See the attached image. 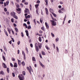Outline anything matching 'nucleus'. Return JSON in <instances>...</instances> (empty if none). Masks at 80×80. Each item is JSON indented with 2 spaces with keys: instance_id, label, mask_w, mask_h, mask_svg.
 <instances>
[{
  "instance_id": "obj_30",
  "label": "nucleus",
  "mask_w": 80,
  "mask_h": 80,
  "mask_svg": "<svg viewBox=\"0 0 80 80\" xmlns=\"http://www.w3.org/2000/svg\"><path fill=\"white\" fill-rule=\"evenodd\" d=\"M9 3V1H7L6 2V4H7V5H8Z\"/></svg>"
},
{
  "instance_id": "obj_49",
  "label": "nucleus",
  "mask_w": 80,
  "mask_h": 80,
  "mask_svg": "<svg viewBox=\"0 0 80 80\" xmlns=\"http://www.w3.org/2000/svg\"><path fill=\"white\" fill-rule=\"evenodd\" d=\"M58 12H59V13H63V12H62V11H61V10H59Z\"/></svg>"
},
{
  "instance_id": "obj_7",
  "label": "nucleus",
  "mask_w": 80,
  "mask_h": 80,
  "mask_svg": "<svg viewBox=\"0 0 80 80\" xmlns=\"http://www.w3.org/2000/svg\"><path fill=\"white\" fill-rule=\"evenodd\" d=\"M25 13H27V12H29V10L27 8H25V10L24 11Z\"/></svg>"
},
{
  "instance_id": "obj_37",
  "label": "nucleus",
  "mask_w": 80,
  "mask_h": 80,
  "mask_svg": "<svg viewBox=\"0 0 80 80\" xmlns=\"http://www.w3.org/2000/svg\"><path fill=\"white\" fill-rule=\"evenodd\" d=\"M22 74L24 75H25V71L22 72Z\"/></svg>"
},
{
  "instance_id": "obj_24",
  "label": "nucleus",
  "mask_w": 80,
  "mask_h": 80,
  "mask_svg": "<svg viewBox=\"0 0 80 80\" xmlns=\"http://www.w3.org/2000/svg\"><path fill=\"white\" fill-rule=\"evenodd\" d=\"M22 65H23V66H24V65H25V62H24V61H23L22 62Z\"/></svg>"
},
{
  "instance_id": "obj_38",
  "label": "nucleus",
  "mask_w": 80,
  "mask_h": 80,
  "mask_svg": "<svg viewBox=\"0 0 80 80\" xmlns=\"http://www.w3.org/2000/svg\"><path fill=\"white\" fill-rule=\"evenodd\" d=\"M40 3V1L39 0H38L37 2V3Z\"/></svg>"
},
{
  "instance_id": "obj_1",
  "label": "nucleus",
  "mask_w": 80,
  "mask_h": 80,
  "mask_svg": "<svg viewBox=\"0 0 80 80\" xmlns=\"http://www.w3.org/2000/svg\"><path fill=\"white\" fill-rule=\"evenodd\" d=\"M50 22H52V24L53 26H55V25H56V22L52 20H50Z\"/></svg>"
},
{
  "instance_id": "obj_55",
  "label": "nucleus",
  "mask_w": 80,
  "mask_h": 80,
  "mask_svg": "<svg viewBox=\"0 0 80 80\" xmlns=\"http://www.w3.org/2000/svg\"><path fill=\"white\" fill-rule=\"evenodd\" d=\"M30 45L31 47L32 48V47H33V44H31Z\"/></svg>"
},
{
  "instance_id": "obj_47",
  "label": "nucleus",
  "mask_w": 80,
  "mask_h": 80,
  "mask_svg": "<svg viewBox=\"0 0 80 80\" xmlns=\"http://www.w3.org/2000/svg\"><path fill=\"white\" fill-rule=\"evenodd\" d=\"M41 29L43 31H44V30H45V29H44V27H42V28H41Z\"/></svg>"
},
{
  "instance_id": "obj_21",
  "label": "nucleus",
  "mask_w": 80,
  "mask_h": 80,
  "mask_svg": "<svg viewBox=\"0 0 80 80\" xmlns=\"http://www.w3.org/2000/svg\"><path fill=\"white\" fill-rule=\"evenodd\" d=\"M39 6V4H37V5H35V7L36 8H38V7Z\"/></svg>"
},
{
  "instance_id": "obj_8",
  "label": "nucleus",
  "mask_w": 80,
  "mask_h": 80,
  "mask_svg": "<svg viewBox=\"0 0 80 80\" xmlns=\"http://www.w3.org/2000/svg\"><path fill=\"white\" fill-rule=\"evenodd\" d=\"M38 45L39 48H40V49H41V47H42V44H40V43H38Z\"/></svg>"
},
{
  "instance_id": "obj_14",
  "label": "nucleus",
  "mask_w": 80,
  "mask_h": 80,
  "mask_svg": "<svg viewBox=\"0 0 80 80\" xmlns=\"http://www.w3.org/2000/svg\"><path fill=\"white\" fill-rule=\"evenodd\" d=\"M25 32L26 33L27 36V37L28 36V31L27 30H26Z\"/></svg>"
},
{
  "instance_id": "obj_43",
  "label": "nucleus",
  "mask_w": 80,
  "mask_h": 80,
  "mask_svg": "<svg viewBox=\"0 0 80 80\" xmlns=\"http://www.w3.org/2000/svg\"><path fill=\"white\" fill-rule=\"evenodd\" d=\"M51 35H52V36L53 37H54L55 36L54 35V34L53 33H51Z\"/></svg>"
},
{
  "instance_id": "obj_64",
  "label": "nucleus",
  "mask_w": 80,
  "mask_h": 80,
  "mask_svg": "<svg viewBox=\"0 0 80 80\" xmlns=\"http://www.w3.org/2000/svg\"><path fill=\"white\" fill-rule=\"evenodd\" d=\"M9 43H10V44H12V40H11L9 42Z\"/></svg>"
},
{
  "instance_id": "obj_53",
  "label": "nucleus",
  "mask_w": 80,
  "mask_h": 80,
  "mask_svg": "<svg viewBox=\"0 0 80 80\" xmlns=\"http://www.w3.org/2000/svg\"><path fill=\"white\" fill-rule=\"evenodd\" d=\"M0 3L1 5H2V4H3V2H0Z\"/></svg>"
},
{
  "instance_id": "obj_48",
  "label": "nucleus",
  "mask_w": 80,
  "mask_h": 80,
  "mask_svg": "<svg viewBox=\"0 0 80 80\" xmlns=\"http://www.w3.org/2000/svg\"><path fill=\"white\" fill-rule=\"evenodd\" d=\"M20 41H18V45H20Z\"/></svg>"
},
{
  "instance_id": "obj_35",
  "label": "nucleus",
  "mask_w": 80,
  "mask_h": 80,
  "mask_svg": "<svg viewBox=\"0 0 80 80\" xmlns=\"http://www.w3.org/2000/svg\"><path fill=\"white\" fill-rule=\"evenodd\" d=\"M58 40H59V38H57L56 39V42H58Z\"/></svg>"
},
{
  "instance_id": "obj_40",
  "label": "nucleus",
  "mask_w": 80,
  "mask_h": 80,
  "mask_svg": "<svg viewBox=\"0 0 80 80\" xmlns=\"http://www.w3.org/2000/svg\"><path fill=\"white\" fill-rule=\"evenodd\" d=\"M4 48L5 51H6V52H7V48H5V47H4Z\"/></svg>"
},
{
  "instance_id": "obj_26",
  "label": "nucleus",
  "mask_w": 80,
  "mask_h": 80,
  "mask_svg": "<svg viewBox=\"0 0 80 80\" xmlns=\"http://www.w3.org/2000/svg\"><path fill=\"white\" fill-rule=\"evenodd\" d=\"M45 2H46V5H48V1L47 0H45Z\"/></svg>"
},
{
  "instance_id": "obj_19",
  "label": "nucleus",
  "mask_w": 80,
  "mask_h": 80,
  "mask_svg": "<svg viewBox=\"0 0 80 80\" xmlns=\"http://www.w3.org/2000/svg\"><path fill=\"white\" fill-rule=\"evenodd\" d=\"M29 72L30 74H32V73H31V72H33V70L32 69V68L30 69V70H29Z\"/></svg>"
},
{
  "instance_id": "obj_52",
  "label": "nucleus",
  "mask_w": 80,
  "mask_h": 80,
  "mask_svg": "<svg viewBox=\"0 0 80 80\" xmlns=\"http://www.w3.org/2000/svg\"><path fill=\"white\" fill-rule=\"evenodd\" d=\"M12 75L13 77H15V73H12Z\"/></svg>"
},
{
  "instance_id": "obj_58",
  "label": "nucleus",
  "mask_w": 80,
  "mask_h": 80,
  "mask_svg": "<svg viewBox=\"0 0 80 80\" xmlns=\"http://www.w3.org/2000/svg\"><path fill=\"white\" fill-rule=\"evenodd\" d=\"M28 18H30V15H28Z\"/></svg>"
},
{
  "instance_id": "obj_60",
  "label": "nucleus",
  "mask_w": 80,
  "mask_h": 80,
  "mask_svg": "<svg viewBox=\"0 0 80 80\" xmlns=\"http://www.w3.org/2000/svg\"><path fill=\"white\" fill-rule=\"evenodd\" d=\"M61 10L62 11H65V9L63 8H62Z\"/></svg>"
},
{
  "instance_id": "obj_46",
  "label": "nucleus",
  "mask_w": 80,
  "mask_h": 80,
  "mask_svg": "<svg viewBox=\"0 0 80 80\" xmlns=\"http://www.w3.org/2000/svg\"><path fill=\"white\" fill-rule=\"evenodd\" d=\"M10 65L11 67H13V64H12V63H10Z\"/></svg>"
},
{
  "instance_id": "obj_9",
  "label": "nucleus",
  "mask_w": 80,
  "mask_h": 80,
  "mask_svg": "<svg viewBox=\"0 0 80 80\" xmlns=\"http://www.w3.org/2000/svg\"><path fill=\"white\" fill-rule=\"evenodd\" d=\"M46 13L47 15L48 14V9L47 8H45Z\"/></svg>"
},
{
  "instance_id": "obj_23",
  "label": "nucleus",
  "mask_w": 80,
  "mask_h": 80,
  "mask_svg": "<svg viewBox=\"0 0 80 80\" xmlns=\"http://www.w3.org/2000/svg\"><path fill=\"white\" fill-rule=\"evenodd\" d=\"M39 42H42V38L41 37L39 38Z\"/></svg>"
},
{
  "instance_id": "obj_45",
  "label": "nucleus",
  "mask_w": 80,
  "mask_h": 80,
  "mask_svg": "<svg viewBox=\"0 0 80 80\" xmlns=\"http://www.w3.org/2000/svg\"><path fill=\"white\" fill-rule=\"evenodd\" d=\"M4 10L5 12H7V8H4Z\"/></svg>"
},
{
  "instance_id": "obj_61",
  "label": "nucleus",
  "mask_w": 80,
  "mask_h": 80,
  "mask_svg": "<svg viewBox=\"0 0 80 80\" xmlns=\"http://www.w3.org/2000/svg\"><path fill=\"white\" fill-rule=\"evenodd\" d=\"M20 5L22 7H23V4H22V3H21Z\"/></svg>"
},
{
  "instance_id": "obj_50",
  "label": "nucleus",
  "mask_w": 80,
  "mask_h": 80,
  "mask_svg": "<svg viewBox=\"0 0 80 80\" xmlns=\"http://www.w3.org/2000/svg\"><path fill=\"white\" fill-rule=\"evenodd\" d=\"M33 21L35 25H36V21H35V19H34Z\"/></svg>"
},
{
  "instance_id": "obj_13",
  "label": "nucleus",
  "mask_w": 80,
  "mask_h": 80,
  "mask_svg": "<svg viewBox=\"0 0 80 80\" xmlns=\"http://www.w3.org/2000/svg\"><path fill=\"white\" fill-rule=\"evenodd\" d=\"M49 11L50 12H51V13H53V9H52V8H50L49 9Z\"/></svg>"
},
{
  "instance_id": "obj_39",
  "label": "nucleus",
  "mask_w": 80,
  "mask_h": 80,
  "mask_svg": "<svg viewBox=\"0 0 80 80\" xmlns=\"http://www.w3.org/2000/svg\"><path fill=\"white\" fill-rule=\"evenodd\" d=\"M27 70H28V71H30V68H29V67H27Z\"/></svg>"
},
{
  "instance_id": "obj_18",
  "label": "nucleus",
  "mask_w": 80,
  "mask_h": 80,
  "mask_svg": "<svg viewBox=\"0 0 80 80\" xmlns=\"http://www.w3.org/2000/svg\"><path fill=\"white\" fill-rule=\"evenodd\" d=\"M14 67H17V63H15L14 64V65H13Z\"/></svg>"
},
{
  "instance_id": "obj_15",
  "label": "nucleus",
  "mask_w": 80,
  "mask_h": 80,
  "mask_svg": "<svg viewBox=\"0 0 80 80\" xmlns=\"http://www.w3.org/2000/svg\"><path fill=\"white\" fill-rule=\"evenodd\" d=\"M4 31L6 35H7L8 37V33H7V32L6 31V30H5V29H4Z\"/></svg>"
},
{
  "instance_id": "obj_34",
  "label": "nucleus",
  "mask_w": 80,
  "mask_h": 80,
  "mask_svg": "<svg viewBox=\"0 0 80 80\" xmlns=\"http://www.w3.org/2000/svg\"><path fill=\"white\" fill-rule=\"evenodd\" d=\"M21 36L22 37H23L24 35H23V32H21Z\"/></svg>"
},
{
  "instance_id": "obj_31",
  "label": "nucleus",
  "mask_w": 80,
  "mask_h": 80,
  "mask_svg": "<svg viewBox=\"0 0 80 80\" xmlns=\"http://www.w3.org/2000/svg\"><path fill=\"white\" fill-rule=\"evenodd\" d=\"M42 53L43 55H45V52L43 51H42Z\"/></svg>"
},
{
  "instance_id": "obj_4",
  "label": "nucleus",
  "mask_w": 80,
  "mask_h": 80,
  "mask_svg": "<svg viewBox=\"0 0 80 80\" xmlns=\"http://www.w3.org/2000/svg\"><path fill=\"white\" fill-rule=\"evenodd\" d=\"M37 44V43H36L35 44V46L36 51H37V52H38L39 49H38V46H36V45Z\"/></svg>"
},
{
  "instance_id": "obj_25",
  "label": "nucleus",
  "mask_w": 80,
  "mask_h": 80,
  "mask_svg": "<svg viewBox=\"0 0 80 80\" xmlns=\"http://www.w3.org/2000/svg\"><path fill=\"white\" fill-rule=\"evenodd\" d=\"M52 14L54 16V17H56V16H57V15L55 14V13L53 12H52Z\"/></svg>"
},
{
  "instance_id": "obj_33",
  "label": "nucleus",
  "mask_w": 80,
  "mask_h": 80,
  "mask_svg": "<svg viewBox=\"0 0 80 80\" xmlns=\"http://www.w3.org/2000/svg\"><path fill=\"white\" fill-rule=\"evenodd\" d=\"M42 19H43L42 18H41L40 19V22L41 23H42L43 22V20H42Z\"/></svg>"
},
{
  "instance_id": "obj_51",
  "label": "nucleus",
  "mask_w": 80,
  "mask_h": 80,
  "mask_svg": "<svg viewBox=\"0 0 80 80\" xmlns=\"http://www.w3.org/2000/svg\"><path fill=\"white\" fill-rule=\"evenodd\" d=\"M30 28H31V26H29L28 27V29H30Z\"/></svg>"
},
{
  "instance_id": "obj_59",
  "label": "nucleus",
  "mask_w": 80,
  "mask_h": 80,
  "mask_svg": "<svg viewBox=\"0 0 80 80\" xmlns=\"http://www.w3.org/2000/svg\"><path fill=\"white\" fill-rule=\"evenodd\" d=\"M22 3H24V2H25V0H22Z\"/></svg>"
},
{
  "instance_id": "obj_2",
  "label": "nucleus",
  "mask_w": 80,
  "mask_h": 80,
  "mask_svg": "<svg viewBox=\"0 0 80 80\" xmlns=\"http://www.w3.org/2000/svg\"><path fill=\"white\" fill-rule=\"evenodd\" d=\"M18 78L19 79H24V76H23V74H22L20 76H18Z\"/></svg>"
},
{
  "instance_id": "obj_36",
  "label": "nucleus",
  "mask_w": 80,
  "mask_h": 80,
  "mask_svg": "<svg viewBox=\"0 0 80 80\" xmlns=\"http://www.w3.org/2000/svg\"><path fill=\"white\" fill-rule=\"evenodd\" d=\"M7 71L8 73H9V72L10 71H9V68H7Z\"/></svg>"
},
{
  "instance_id": "obj_32",
  "label": "nucleus",
  "mask_w": 80,
  "mask_h": 80,
  "mask_svg": "<svg viewBox=\"0 0 80 80\" xmlns=\"http://www.w3.org/2000/svg\"><path fill=\"white\" fill-rule=\"evenodd\" d=\"M2 58L4 61H5V56H2Z\"/></svg>"
},
{
  "instance_id": "obj_27",
  "label": "nucleus",
  "mask_w": 80,
  "mask_h": 80,
  "mask_svg": "<svg viewBox=\"0 0 80 80\" xmlns=\"http://www.w3.org/2000/svg\"><path fill=\"white\" fill-rule=\"evenodd\" d=\"M22 54L24 56H25V52H24V51H22Z\"/></svg>"
},
{
  "instance_id": "obj_62",
  "label": "nucleus",
  "mask_w": 80,
  "mask_h": 80,
  "mask_svg": "<svg viewBox=\"0 0 80 80\" xmlns=\"http://www.w3.org/2000/svg\"><path fill=\"white\" fill-rule=\"evenodd\" d=\"M12 61H15V59L14 58H12Z\"/></svg>"
},
{
  "instance_id": "obj_16",
  "label": "nucleus",
  "mask_w": 80,
  "mask_h": 80,
  "mask_svg": "<svg viewBox=\"0 0 80 80\" xmlns=\"http://www.w3.org/2000/svg\"><path fill=\"white\" fill-rule=\"evenodd\" d=\"M15 30H16V32L17 33H18V28H15Z\"/></svg>"
},
{
  "instance_id": "obj_44",
  "label": "nucleus",
  "mask_w": 80,
  "mask_h": 80,
  "mask_svg": "<svg viewBox=\"0 0 80 80\" xmlns=\"http://www.w3.org/2000/svg\"><path fill=\"white\" fill-rule=\"evenodd\" d=\"M7 29H8V32H10L11 31L10 29V28H7Z\"/></svg>"
},
{
  "instance_id": "obj_6",
  "label": "nucleus",
  "mask_w": 80,
  "mask_h": 80,
  "mask_svg": "<svg viewBox=\"0 0 80 80\" xmlns=\"http://www.w3.org/2000/svg\"><path fill=\"white\" fill-rule=\"evenodd\" d=\"M2 67L5 68H7V65L4 63H2Z\"/></svg>"
},
{
  "instance_id": "obj_42",
  "label": "nucleus",
  "mask_w": 80,
  "mask_h": 80,
  "mask_svg": "<svg viewBox=\"0 0 80 80\" xmlns=\"http://www.w3.org/2000/svg\"><path fill=\"white\" fill-rule=\"evenodd\" d=\"M12 22H14V20H13V18H12L11 19Z\"/></svg>"
},
{
  "instance_id": "obj_22",
  "label": "nucleus",
  "mask_w": 80,
  "mask_h": 80,
  "mask_svg": "<svg viewBox=\"0 0 80 80\" xmlns=\"http://www.w3.org/2000/svg\"><path fill=\"white\" fill-rule=\"evenodd\" d=\"M32 60L33 61H36V60H35V58H34V57H32Z\"/></svg>"
},
{
  "instance_id": "obj_3",
  "label": "nucleus",
  "mask_w": 80,
  "mask_h": 80,
  "mask_svg": "<svg viewBox=\"0 0 80 80\" xmlns=\"http://www.w3.org/2000/svg\"><path fill=\"white\" fill-rule=\"evenodd\" d=\"M10 15L11 16L14 17V16H15L16 15V13L14 12H11Z\"/></svg>"
},
{
  "instance_id": "obj_20",
  "label": "nucleus",
  "mask_w": 80,
  "mask_h": 80,
  "mask_svg": "<svg viewBox=\"0 0 80 80\" xmlns=\"http://www.w3.org/2000/svg\"><path fill=\"white\" fill-rule=\"evenodd\" d=\"M13 18H15L16 19H17V20L18 19V17L16 15H15L14 16H13Z\"/></svg>"
},
{
  "instance_id": "obj_10",
  "label": "nucleus",
  "mask_w": 80,
  "mask_h": 80,
  "mask_svg": "<svg viewBox=\"0 0 80 80\" xmlns=\"http://www.w3.org/2000/svg\"><path fill=\"white\" fill-rule=\"evenodd\" d=\"M18 65L20 66L21 65V61L20 60L18 59Z\"/></svg>"
},
{
  "instance_id": "obj_5",
  "label": "nucleus",
  "mask_w": 80,
  "mask_h": 80,
  "mask_svg": "<svg viewBox=\"0 0 80 80\" xmlns=\"http://www.w3.org/2000/svg\"><path fill=\"white\" fill-rule=\"evenodd\" d=\"M39 62V64L43 68H45V66L44 65H43L42 63L40 62V61Z\"/></svg>"
},
{
  "instance_id": "obj_54",
  "label": "nucleus",
  "mask_w": 80,
  "mask_h": 80,
  "mask_svg": "<svg viewBox=\"0 0 80 80\" xmlns=\"http://www.w3.org/2000/svg\"><path fill=\"white\" fill-rule=\"evenodd\" d=\"M13 25H14V26L15 27H17V24H16L15 23L13 24Z\"/></svg>"
},
{
  "instance_id": "obj_63",
  "label": "nucleus",
  "mask_w": 80,
  "mask_h": 80,
  "mask_svg": "<svg viewBox=\"0 0 80 80\" xmlns=\"http://www.w3.org/2000/svg\"><path fill=\"white\" fill-rule=\"evenodd\" d=\"M24 4L25 5H28V2H25Z\"/></svg>"
},
{
  "instance_id": "obj_12",
  "label": "nucleus",
  "mask_w": 80,
  "mask_h": 80,
  "mask_svg": "<svg viewBox=\"0 0 80 80\" xmlns=\"http://www.w3.org/2000/svg\"><path fill=\"white\" fill-rule=\"evenodd\" d=\"M20 10H21V9L20 8H18L17 9V12L18 13H20V12H20Z\"/></svg>"
},
{
  "instance_id": "obj_28",
  "label": "nucleus",
  "mask_w": 80,
  "mask_h": 80,
  "mask_svg": "<svg viewBox=\"0 0 80 80\" xmlns=\"http://www.w3.org/2000/svg\"><path fill=\"white\" fill-rule=\"evenodd\" d=\"M46 48L48 50H50V48H49L47 46H46Z\"/></svg>"
},
{
  "instance_id": "obj_17",
  "label": "nucleus",
  "mask_w": 80,
  "mask_h": 80,
  "mask_svg": "<svg viewBox=\"0 0 80 80\" xmlns=\"http://www.w3.org/2000/svg\"><path fill=\"white\" fill-rule=\"evenodd\" d=\"M0 74H1V75H3L4 74V72H3V71H1L0 72Z\"/></svg>"
},
{
  "instance_id": "obj_57",
  "label": "nucleus",
  "mask_w": 80,
  "mask_h": 80,
  "mask_svg": "<svg viewBox=\"0 0 80 80\" xmlns=\"http://www.w3.org/2000/svg\"><path fill=\"white\" fill-rule=\"evenodd\" d=\"M6 13L8 15H9V12H7Z\"/></svg>"
},
{
  "instance_id": "obj_41",
  "label": "nucleus",
  "mask_w": 80,
  "mask_h": 80,
  "mask_svg": "<svg viewBox=\"0 0 80 80\" xmlns=\"http://www.w3.org/2000/svg\"><path fill=\"white\" fill-rule=\"evenodd\" d=\"M56 50L57 52H58L59 50H58V47H56Z\"/></svg>"
},
{
  "instance_id": "obj_29",
  "label": "nucleus",
  "mask_w": 80,
  "mask_h": 80,
  "mask_svg": "<svg viewBox=\"0 0 80 80\" xmlns=\"http://www.w3.org/2000/svg\"><path fill=\"white\" fill-rule=\"evenodd\" d=\"M36 14L38 15H39V14H38V10H36Z\"/></svg>"
},
{
  "instance_id": "obj_11",
  "label": "nucleus",
  "mask_w": 80,
  "mask_h": 80,
  "mask_svg": "<svg viewBox=\"0 0 80 80\" xmlns=\"http://www.w3.org/2000/svg\"><path fill=\"white\" fill-rule=\"evenodd\" d=\"M45 25H46V27H47V28H49V26L48 25V24H47V22H46L45 23Z\"/></svg>"
},
{
  "instance_id": "obj_56",
  "label": "nucleus",
  "mask_w": 80,
  "mask_h": 80,
  "mask_svg": "<svg viewBox=\"0 0 80 80\" xmlns=\"http://www.w3.org/2000/svg\"><path fill=\"white\" fill-rule=\"evenodd\" d=\"M17 52H18V54H19V53H20V50H18Z\"/></svg>"
}]
</instances>
